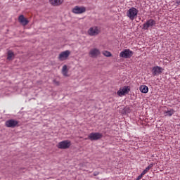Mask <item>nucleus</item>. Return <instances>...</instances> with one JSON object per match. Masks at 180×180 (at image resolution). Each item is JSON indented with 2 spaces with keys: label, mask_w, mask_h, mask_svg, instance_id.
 Masks as SVG:
<instances>
[{
  "label": "nucleus",
  "mask_w": 180,
  "mask_h": 180,
  "mask_svg": "<svg viewBox=\"0 0 180 180\" xmlns=\"http://www.w3.org/2000/svg\"><path fill=\"white\" fill-rule=\"evenodd\" d=\"M91 58H96L98 56H101V51L97 48L91 49L89 53Z\"/></svg>",
  "instance_id": "9d476101"
},
{
  "label": "nucleus",
  "mask_w": 180,
  "mask_h": 180,
  "mask_svg": "<svg viewBox=\"0 0 180 180\" xmlns=\"http://www.w3.org/2000/svg\"><path fill=\"white\" fill-rule=\"evenodd\" d=\"M15 54L12 51H8L7 53V60H12V57H14Z\"/></svg>",
  "instance_id": "6ab92c4d"
},
{
  "label": "nucleus",
  "mask_w": 180,
  "mask_h": 180,
  "mask_svg": "<svg viewBox=\"0 0 180 180\" xmlns=\"http://www.w3.org/2000/svg\"><path fill=\"white\" fill-rule=\"evenodd\" d=\"M139 90L142 94H147L148 92V87L146 85H142L140 86Z\"/></svg>",
  "instance_id": "f3484780"
},
{
  "label": "nucleus",
  "mask_w": 180,
  "mask_h": 180,
  "mask_svg": "<svg viewBox=\"0 0 180 180\" xmlns=\"http://www.w3.org/2000/svg\"><path fill=\"white\" fill-rule=\"evenodd\" d=\"M18 22L22 26H27V25H29V21H28L27 18H25L24 15H20L18 17Z\"/></svg>",
  "instance_id": "ddd939ff"
},
{
  "label": "nucleus",
  "mask_w": 180,
  "mask_h": 180,
  "mask_svg": "<svg viewBox=\"0 0 180 180\" xmlns=\"http://www.w3.org/2000/svg\"><path fill=\"white\" fill-rule=\"evenodd\" d=\"M164 71V69L160 66H155L152 69V73L154 76L160 75Z\"/></svg>",
  "instance_id": "f8f14e48"
},
{
  "label": "nucleus",
  "mask_w": 180,
  "mask_h": 180,
  "mask_svg": "<svg viewBox=\"0 0 180 180\" xmlns=\"http://www.w3.org/2000/svg\"><path fill=\"white\" fill-rule=\"evenodd\" d=\"M87 33L89 36H98L101 33V30L96 26L91 27L88 30Z\"/></svg>",
  "instance_id": "0eeeda50"
},
{
  "label": "nucleus",
  "mask_w": 180,
  "mask_h": 180,
  "mask_svg": "<svg viewBox=\"0 0 180 180\" xmlns=\"http://www.w3.org/2000/svg\"><path fill=\"white\" fill-rule=\"evenodd\" d=\"M70 54H71V52L69 50L64 51L61 52L58 58L59 61H65L70 57Z\"/></svg>",
  "instance_id": "6e6552de"
},
{
  "label": "nucleus",
  "mask_w": 180,
  "mask_h": 180,
  "mask_svg": "<svg viewBox=\"0 0 180 180\" xmlns=\"http://www.w3.org/2000/svg\"><path fill=\"white\" fill-rule=\"evenodd\" d=\"M124 112H127V113H130V108L126 107V108H124Z\"/></svg>",
  "instance_id": "412c9836"
},
{
  "label": "nucleus",
  "mask_w": 180,
  "mask_h": 180,
  "mask_svg": "<svg viewBox=\"0 0 180 180\" xmlns=\"http://www.w3.org/2000/svg\"><path fill=\"white\" fill-rule=\"evenodd\" d=\"M133 54H134L133 51H131L130 49H124L120 53V57L122 58H131Z\"/></svg>",
  "instance_id": "7ed1b4c3"
},
{
  "label": "nucleus",
  "mask_w": 180,
  "mask_h": 180,
  "mask_svg": "<svg viewBox=\"0 0 180 180\" xmlns=\"http://www.w3.org/2000/svg\"><path fill=\"white\" fill-rule=\"evenodd\" d=\"M153 164H150L141 174V175L143 176V175H146V172H148V171H150V169H151V168H153Z\"/></svg>",
  "instance_id": "a211bd4d"
},
{
  "label": "nucleus",
  "mask_w": 180,
  "mask_h": 180,
  "mask_svg": "<svg viewBox=\"0 0 180 180\" xmlns=\"http://www.w3.org/2000/svg\"><path fill=\"white\" fill-rule=\"evenodd\" d=\"M175 113V110H174V109H169L167 110V111H164V115L165 116H169L170 117V116H172V115H174Z\"/></svg>",
  "instance_id": "dca6fc26"
},
{
  "label": "nucleus",
  "mask_w": 180,
  "mask_h": 180,
  "mask_svg": "<svg viewBox=\"0 0 180 180\" xmlns=\"http://www.w3.org/2000/svg\"><path fill=\"white\" fill-rule=\"evenodd\" d=\"M72 12L76 15H81V13L86 12V8L84 6H76L72 8Z\"/></svg>",
  "instance_id": "1a4fd4ad"
},
{
  "label": "nucleus",
  "mask_w": 180,
  "mask_h": 180,
  "mask_svg": "<svg viewBox=\"0 0 180 180\" xmlns=\"http://www.w3.org/2000/svg\"><path fill=\"white\" fill-rule=\"evenodd\" d=\"M6 127H10L11 129H15V127H18L19 126V121L15 120H8L6 121Z\"/></svg>",
  "instance_id": "423d86ee"
},
{
  "label": "nucleus",
  "mask_w": 180,
  "mask_h": 180,
  "mask_svg": "<svg viewBox=\"0 0 180 180\" xmlns=\"http://www.w3.org/2000/svg\"><path fill=\"white\" fill-rule=\"evenodd\" d=\"M139 14V10L134 7H131L127 12V16L130 19V20H134L137 18Z\"/></svg>",
  "instance_id": "f257e3e1"
},
{
  "label": "nucleus",
  "mask_w": 180,
  "mask_h": 180,
  "mask_svg": "<svg viewBox=\"0 0 180 180\" xmlns=\"http://www.w3.org/2000/svg\"><path fill=\"white\" fill-rule=\"evenodd\" d=\"M57 147L60 150H67V148L71 147V141L68 140L62 141L58 143Z\"/></svg>",
  "instance_id": "20e7f679"
},
{
  "label": "nucleus",
  "mask_w": 180,
  "mask_h": 180,
  "mask_svg": "<svg viewBox=\"0 0 180 180\" xmlns=\"http://www.w3.org/2000/svg\"><path fill=\"white\" fill-rule=\"evenodd\" d=\"M129 92H130V86H124L122 89H120L118 91H117V95L119 96H123L124 95H127V94H129Z\"/></svg>",
  "instance_id": "9b49d317"
},
{
  "label": "nucleus",
  "mask_w": 180,
  "mask_h": 180,
  "mask_svg": "<svg viewBox=\"0 0 180 180\" xmlns=\"http://www.w3.org/2000/svg\"><path fill=\"white\" fill-rule=\"evenodd\" d=\"M103 56H105V57H112V53L108 51H103Z\"/></svg>",
  "instance_id": "aec40b11"
},
{
  "label": "nucleus",
  "mask_w": 180,
  "mask_h": 180,
  "mask_svg": "<svg viewBox=\"0 0 180 180\" xmlns=\"http://www.w3.org/2000/svg\"><path fill=\"white\" fill-rule=\"evenodd\" d=\"M155 25H157L155 20L149 19L143 24V30H148V29H153Z\"/></svg>",
  "instance_id": "f03ea898"
},
{
  "label": "nucleus",
  "mask_w": 180,
  "mask_h": 180,
  "mask_svg": "<svg viewBox=\"0 0 180 180\" xmlns=\"http://www.w3.org/2000/svg\"><path fill=\"white\" fill-rule=\"evenodd\" d=\"M89 140L91 141H96L97 140H100L103 137V135L99 132H92L89 135Z\"/></svg>",
  "instance_id": "39448f33"
},
{
  "label": "nucleus",
  "mask_w": 180,
  "mask_h": 180,
  "mask_svg": "<svg viewBox=\"0 0 180 180\" xmlns=\"http://www.w3.org/2000/svg\"><path fill=\"white\" fill-rule=\"evenodd\" d=\"M94 176H97V175H99V173L98 172H95L94 173Z\"/></svg>",
  "instance_id": "4be33fe9"
},
{
  "label": "nucleus",
  "mask_w": 180,
  "mask_h": 180,
  "mask_svg": "<svg viewBox=\"0 0 180 180\" xmlns=\"http://www.w3.org/2000/svg\"><path fill=\"white\" fill-rule=\"evenodd\" d=\"M62 74L64 77H68V69L66 65H64L62 68Z\"/></svg>",
  "instance_id": "2eb2a0df"
},
{
  "label": "nucleus",
  "mask_w": 180,
  "mask_h": 180,
  "mask_svg": "<svg viewBox=\"0 0 180 180\" xmlns=\"http://www.w3.org/2000/svg\"><path fill=\"white\" fill-rule=\"evenodd\" d=\"M64 2V0H49V3L53 6H60Z\"/></svg>",
  "instance_id": "4468645a"
}]
</instances>
